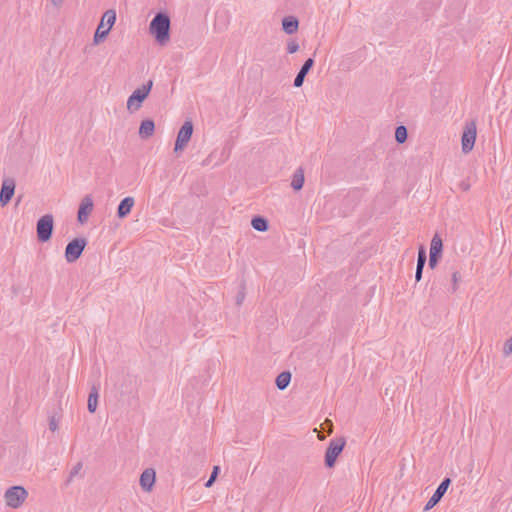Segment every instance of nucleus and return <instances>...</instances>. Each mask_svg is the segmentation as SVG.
<instances>
[{
	"label": "nucleus",
	"instance_id": "19",
	"mask_svg": "<svg viewBox=\"0 0 512 512\" xmlns=\"http://www.w3.org/2000/svg\"><path fill=\"white\" fill-rule=\"evenodd\" d=\"M251 226L259 232H266L269 229V222L265 217L257 215L252 218Z\"/></svg>",
	"mask_w": 512,
	"mask_h": 512
},
{
	"label": "nucleus",
	"instance_id": "37",
	"mask_svg": "<svg viewBox=\"0 0 512 512\" xmlns=\"http://www.w3.org/2000/svg\"><path fill=\"white\" fill-rule=\"evenodd\" d=\"M51 2L55 7H60L64 0H51Z\"/></svg>",
	"mask_w": 512,
	"mask_h": 512
},
{
	"label": "nucleus",
	"instance_id": "4",
	"mask_svg": "<svg viewBox=\"0 0 512 512\" xmlns=\"http://www.w3.org/2000/svg\"><path fill=\"white\" fill-rule=\"evenodd\" d=\"M27 497L28 491L23 486H12L4 493L5 504L12 509L21 507Z\"/></svg>",
	"mask_w": 512,
	"mask_h": 512
},
{
	"label": "nucleus",
	"instance_id": "22",
	"mask_svg": "<svg viewBox=\"0 0 512 512\" xmlns=\"http://www.w3.org/2000/svg\"><path fill=\"white\" fill-rule=\"evenodd\" d=\"M291 382V373L283 371L276 377V386L279 390H285Z\"/></svg>",
	"mask_w": 512,
	"mask_h": 512
},
{
	"label": "nucleus",
	"instance_id": "15",
	"mask_svg": "<svg viewBox=\"0 0 512 512\" xmlns=\"http://www.w3.org/2000/svg\"><path fill=\"white\" fill-rule=\"evenodd\" d=\"M134 204L135 200L131 196H127L122 199L117 208V217L120 219L127 217L130 214Z\"/></svg>",
	"mask_w": 512,
	"mask_h": 512
},
{
	"label": "nucleus",
	"instance_id": "18",
	"mask_svg": "<svg viewBox=\"0 0 512 512\" xmlns=\"http://www.w3.org/2000/svg\"><path fill=\"white\" fill-rule=\"evenodd\" d=\"M443 241L438 233H435L430 243V255L442 257Z\"/></svg>",
	"mask_w": 512,
	"mask_h": 512
},
{
	"label": "nucleus",
	"instance_id": "27",
	"mask_svg": "<svg viewBox=\"0 0 512 512\" xmlns=\"http://www.w3.org/2000/svg\"><path fill=\"white\" fill-rule=\"evenodd\" d=\"M452 292H455L458 288V283L461 281V276L458 270H452Z\"/></svg>",
	"mask_w": 512,
	"mask_h": 512
},
{
	"label": "nucleus",
	"instance_id": "8",
	"mask_svg": "<svg viewBox=\"0 0 512 512\" xmlns=\"http://www.w3.org/2000/svg\"><path fill=\"white\" fill-rule=\"evenodd\" d=\"M193 134V123L190 120L184 122L178 131L177 138L175 141L174 152L184 150Z\"/></svg>",
	"mask_w": 512,
	"mask_h": 512
},
{
	"label": "nucleus",
	"instance_id": "2",
	"mask_svg": "<svg viewBox=\"0 0 512 512\" xmlns=\"http://www.w3.org/2000/svg\"><path fill=\"white\" fill-rule=\"evenodd\" d=\"M153 87V81L149 80L147 83L143 84L141 87L137 88L133 93L128 97L127 100V109L133 113L139 110L142 106V103L149 96V93Z\"/></svg>",
	"mask_w": 512,
	"mask_h": 512
},
{
	"label": "nucleus",
	"instance_id": "32",
	"mask_svg": "<svg viewBox=\"0 0 512 512\" xmlns=\"http://www.w3.org/2000/svg\"><path fill=\"white\" fill-rule=\"evenodd\" d=\"M49 429L52 431V432H55L57 431L58 429V420L56 419L55 416H51L49 418Z\"/></svg>",
	"mask_w": 512,
	"mask_h": 512
},
{
	"label": "nucleus",
	"instance_id": "9",
	"mask_svg": "<svg viewBox=\"0 0 512 512\" xmlns=\"http://www.w3.org/2000/svg\"><path fill=\"white\" fill-rule=\"evenodd\" d=\"M476 124L474 121L466 123L462 134V151L463 153H469L475 144L476 140Z\"/></svg>",
	"mask_w": 512,
	"mask_h": 512
},
{
	"label": "nucleus",
	"instance_id": "36",
	"mask_svg": "<svg viewBox=\"0 0 512 512\" xmlns=\"http://www.w3.org/2000/svg\"><path fill=\"white\" fill-rule=\"evenodd\" d=\"M323 426L327 427L329 434L332 433L333 423L331 420L326 419L325 422L323 423Z\"/></svg>",
	"mask_w": 512,
	"mask_h": 512
},
{
	"label": "nucleus",
	"instance_id": "14",
	"mask_svg": "<svg viewBox=\"0 0 512 512\" xmlns=\"http://www.w3.org/2000/svg\"><path fill=\"white\" fill-rule=\"evenodd\" d=\"M314 66V59L308 58L303 63L302 67L300 68L299 72L297 73L295 79H294V86L297 88H300L305 80L306 75L309 73V71Z\"/></svg>",
	"mask_w": 512,
	"mask_h": 512
},
{
	"label": "nucleus",
	"instance_id": "26",
	"mask_svg": "<svg viewBox=\"0 0 512 512\" xmlns=\"http://www.w3.org/2000/svg\"><path fill=\"white\" fill-rule=\"evenodd\" d=\"M246 288H245V283H241L240 285V289L236 295V305L237 306H241L243 301L245 300V297H246Z\"/></svg>",
	"mask_w": 512,
	"mask_h": 512
},
{
	"label": "nucleus",
	"instance_id": "31",
	"mask_svg": "<svg viewBox=\"0 0 512 512\" xmlns=\"http://www.w3.org/2000/svg\"><path fill=\"white\" fill-rule=\"evenodd\" d=\"M441 259V257L439 256H435V255H430L429 254V260H428V266L430 269H435L438 265V262L439 260Z\"/></svg>",
	"mask_w": 512,
	"mask_h": 512
},
{
	"label": "nucleus",
	"instance_id": "33",
	"mask_svg": "<svg viewBox=\"0 0 512 512\" xmlns=\"http://www.w3.org/2000/svg\"><path fill=\"white\" fill-rule=\"evenodd\" d=\"M423 269H424L423 266L416 265V272H415V281L416 282H419L422 279Z\"/></svg>",
	"mask_w": 512,
	"mask_h": 512
},
{
	"label": "nucleus",
	"instance_id": "25",
	"mask_svg": "<svg viewBox=\"0 0 512 512\" xmlns=\"http://www.w3.org/2000/svg\"><path fill=\"white\" fill-rule=\"evenodd\" d=\"M426 262H427L426 249L423 245H421L418 250L417 266L425 267Z\"/></svg>",
	"mask_w": 512,
	"mask_h": 512
},
{
	"label": "nucleus",
	"instance_id": "1",
	"mask_svg": "<svg viewBox=\"0 0 512 512\" xmlns=\"http://www.w3.org/2000/svg\"><path fill=\"white\" fill-rule=\"evenodd\" d=\"M170 26V17L164 12L157 13L151 20L149 25L150 33L160 45H164L169 41Z\"/></svg>",
	"mask_w": 512,
	"mask_h": 512
},
{
	"label": "nucleus",
	"instance_id": "12",
	"mask_svg": "<svg viewBox=\"0 0 512 512\" xmlns=\"http://www.w3.org/2000/svg\"><path fill=\"white\" fill-rule=\"evenodd\" d=\"M93 210V200L90 195H86L79 206L77 220L80 224L87 222L90 213Z\"/></svg>",
	"mask_w": 512,
	"mask_h": 512
},
{
	"label": "nucleus",
	"instance_id": "23",
	"mask_svg": "<svg viewBox=\"0 0 512 512\" xmlns=\"http://www.w3.org/2000/svg\"><path fill=\"white\" fill-rule=\"evenodd\" d=\"M98 397H99L98 388L93 386L91 388V391H90V394L88 397V403H87V408L90 413H94L96 411L97 405H98Z\"/></svg>",
	"mask_w": 512,
	"mask_h": 512
},
{
	"label": "nucleus",
	"instance_id": "5",
	"mask_svg": "<svg viewBox=\"0 0 512 512\" xmlns=\"http://www.w3.org/2000/svg\"><path fill=\"white\" fill-rule=\"evenodd\" d=\"M54 219L53 215L46 214L40 217L36 224L37 239L41 243L48 242L53 234Z\"/></svg>",
	"mask_w": 512,
	"mask_h": 512
},
{
	"label": "nucleus",
	"instance_id": "35",
	"mask_svg": "<svg viewBox=\"0 0 512 512\" xmlns=\"http://www.w3.org/2000/svg\"><path fill=\"white\" fill-rule=\"evenodd\" d=\"M471 185L468 181H461L459 183V188L463 191H468L470 189Z\"/></svg>",
	"mask_w": 512,
	"mask_h": 512
},
{
	"label": "nucleus",
	"instance_id": "21",
	"mask_svg": "<svg viewBox=\"0 0 512 512\" xmlns=\"http://www.w3.org/2000/svg\"><path fill=\"white\" fill-rule=\"evenodd\" d=\"M137 388V379L133 376H126L121 384V390L123 393H133Z\"/></svg>",
	"mask_w": 512,
	"mask_h": 512
},
{
	"label": "nucleus",
	"instance_id": "3",
	"mask_svg": "<svg viewBox=\"0 0 512 512\" xmlns=\"http://www.w3.org/2000/svg\"><path fill=\"white\" fill-rule=\"evenodd\" d=\"M116 22V12L113 9L107 10L103 16L102 19L96 29V32L94 34L93 41L95 44L100 43L103 41L107 35L109 34L111 28Z\"/></svg>",
	"mask_w": 512,
	"mask_h": 512
},
{
	"label": "nucleus",
	"instance_id": "16",
	"mask_svg": "<svg viewBox=\"0 0 512 512\" xmlns=\"http://www.w3.org/2000/svg\"><path fill=\"white\" fill-rule=\"evenodd\" d=\"M299 21L295 16H286L282 19V29L288 34L292 35L298 31Z\"/></svg>",
	"mask_w": 512,
	"mask_h": 512
},
{
	"label": "nucleus",
	"instance_id": "17",
	"mask_svg": "<svg viewBox=\"0 0 512 512\" xmlns=\"http://www.w3.org/2000/svg\"><path fill=\"white\" fill-rule=\"evenodd\" d=\"M155 132V123L152 119H145L139 127V136L142 139H148Z\"/></svg>",
	"mask_w": 512,
	"mask_h": 512
},
{
	"label": "nucleus",
	"instance_id": "13",
	"mask_svg": "<svg viewBox=\"0 0 512 512\" xmlns=\"http://www.w3.org/2000/svg\"><path fill=\"white\" fill-rule=\"evenodd\" d=\"M155 479H156L155 470L152 468L145 469L140 476L141 488L146 492L151 491L152 487L155 483Z\"/></svg>",
	"mask_w": 512,
	"mask_h": 512
},
{
	"label": "nucleus",
	"instance_id": "10",
	"mask_svg": "<svg viewBox=\"0 0 512 512\" xmlns=\"http://www.w3.org/2000/svg\"><path fill=\"white\" fill-rule=\"evenodd\" d=\"M15 180L12 178H6L3 180L0 190V205L6 206L14 196L15 192Z\"/></svg>",
	"mask_w": 512,
	"mask_h": 512
},
{
	"label": "nucleus",
	"instance_id": "7",
	"mask_svg": "<svg viewBox=\"0 0 512 512\" xmlns=\"http://www.w3.org/2000/svg\"><path fill=\"white\" fill-rule=\"evenodd\" d=\"M346 444L344 437L332 439L325 453V465L332 468L335 465L337 457L341 454Z\"/></svg>",
	"mask_w": 512,
	"mask_h": 512
},
{
	"label": "nucleus",
	"instance_id": "11",
	"mask_svg": "<svg viewBox=\"0 0 512 512\" xmlns=\"http://www.w3.org/2000/svg\"><path fill=\"white\" fill-rule=\"evenodd\" d=\"M450 484H451L450 478L447 477V478L443 479V481L439 484V486L437 487V489L435 490V492L433 493L431 498L426 503V505L424 507L425 511L432 509L442 499V497L446 493L447 489L449 488Z\"/></svg>",
	"mask_w": 512,
	"mask_h": 512
},
{
	"label": "nucleus",
	"instance_id": "34",
	"mask_svg": "<svg viewBox=\"0 0 512 512\" xmlns=\"http://www.w3.org/2000/svg\"><path fill=\"white\" fill-rule=\"evenodd\" d=\"M503 352H512V337L504 343Z\"/></svg>",
	"mask_w": 512,
	"mask_h": 512
},
{
	"label": "nucleus",
	"instance_id": "30",
	"mask_svg": "<svg viewBox=\"0 0 512 512\" xmlns=\"http://www.w3.org/2000/svg\"><path fill=\"white\" fill-rule=\"evenodd\" d=\"M298 50H299V44L296 41L290 40L287 43V52L289 54L296 53Z\"/></svg>",
	"mask_w": 512,
	"mask_h": 512
},
{
	"label": "nucleus",
	"instance_id": "29",
	"mask_svg": "<svg viewBox=\"0 0 512 512\" xmlns=\"http://www.w3.org/2000/svg\"><path fill=\"white\" fill-rule=\"evenodd\" d=\"M218 472H219V467L218 466H215L213 468V471L209 477V479L207 480V482L205 483V487L209 488L213 485V483L215 482V479L218 475Z\"/></svg>",
	"mask_w": 512,
	"mask_h": 512
},
{
	"label": "nucleus",
	"instance_id": "24",
	"mask_svg": "<svg viewBox=\"0 0 512 512\" xmlns=\"http://www.w3.org/2000/svg\"><path fill=\"white\" fill-rule=\"evenodd\" d=\"M408 137V131L407 128L404 125H399L395 130V140L402 144L407 140Z\"/></svg>",
	"mask_w": 512,
	"mask_h": 512
},
{
	"label": "nucleus",
	"instance_id": "6",
	"mask_svg": "<svg viewBox=\"0 0 512 512\" xmlns=\"http://www.w3.org/2000/svg\"><path fill=\"white\" fill-rule=\"evenodd\" d=\"M86 245L87 240L86 238L83 237H77L68 242L65 248L66 261L68 263H74L75 261H77L81 257Z\"/></svg>",
	"mask_w": 512,
	"mask_h": 512
},
{
	"label": "nucleus",
	"instance_id": "20",
	"mask_svg": "<svg viewBox=\"0 0 512 512\" xmlns=\"http://www.w3.org/2000/svg\"><path fill=\"white\" fill-rule=\"evenodd\" d=\"M304 180V171L302 168H298L293 174L291 187L295 191L301 190L304 185Z\"/></svg>",
	"mask_w": 512,
	"mask_h": 512
},
{
	"label": "nucleus",
	"instance_id": "28",
	"mask_svg": "<svg viewBox=\"0 0 512 512\" xmlns=\"http://www.w3.org/2000/svg\"><path fill=\"white\" fill-rule=\"evenodd\" d=\"M83 467V464L82 462H78L70 471L69 473V477H68V482H71L73 480V478L78 475V473L81 471Z\"/></svg>",
	"mask_w": 512,
	"mask_h": 512
}]
</instances>
